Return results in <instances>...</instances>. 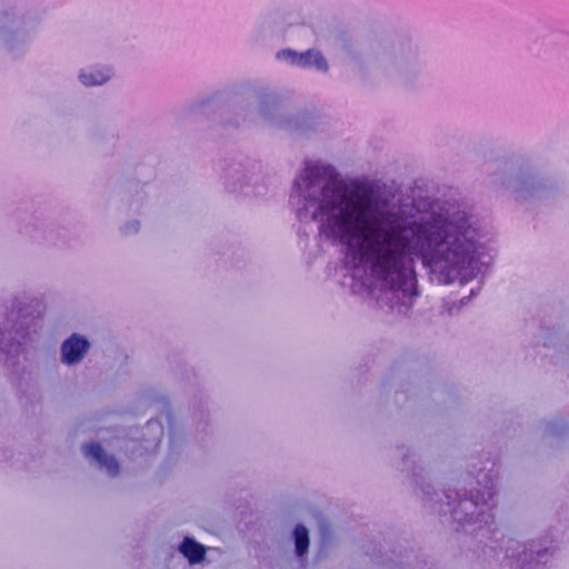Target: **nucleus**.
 Segmentation results:
<instances>
[{
  "label": "nucleus",
  "mask_w": 569,
  "mask_h": 569,
  "mask_svg": "<svg viewBox=\"0 0 569 569\" xmlns=\"http://www.w3.org/2000/svg\"><path fill=\"white\" fill-rule=\"evenodd\" d=\"M290 200L301 222L342 246L348 270H370V295L390 313L407 316L419 297L417 257L439 283H465L479 271L480 230L458 202L418 197L395 200L381 180L341 178L330 164L307 161Z\"/></svg>",
  "instance_id": "nucleus-1"
},
{
  "label": "nucleus",
  "mask_w": 569,
  "mask_h": 569,
  "mask_svg": "<svg viewBox=\"0 0 569 569\" xmlns=\"http://www.w3.org/2000/svg\"><path fill=\"white\" fill-rule=\"evenodd\" d=\"M371 52L376 68L388 79L411 87L422 74V54L408 34L383 37L372 44Z\"/></svg>",
  "instance_id": "nucleus-4"
},
{
  "label": "nucleus",
  "mask_w": 569,
  "mask_h": 569,
  "mask_svg": "<svg viewBox=\"0 0 569 569\" xmlns=\"http://www.w3.org/2000/svg\"><path fill=\"white\" fill-rule=\"evenodd\" d=\"M506 559L516 563L519 569H535L539 563H546L549 557L547 550H541L536 545L527 546L509 539L505 541Z\"/></svg>",
  "instance_id": "nucleus-9"
},
{
  "label": "nucleus",
  "mask_w": 569,
  "mask_h": 569,
  "mask_svg": "<svg viewBox=\"0 0 569 569\" xmlns=\"http://www.w3.org/2000/svg\"><path fill=\"white\" fill-rule=\"evenodd\" d=\"M147 199L144 186L140 182H128L123 188V201L127 202L128 209L139 213Z\"/></svg>",
  "instance_id": "nucleus-15"
},
{
  "label": "nucleus",
  "mask_w": 569,
  "mask_h": 569,
  "mask_svg": "<svg viewBox=\"0 0 569 569\" xmlns=\"http://www.w3.org/2000/svg\"><path fill=\"white\" fill-rule=\"evenodd\" d=\"M408 391H409L408 389L402 388L400 391H397V395H399V393L403 395V393H406V392H408Z\"/></svg>",
  "instance_id": "nucleus-24"
},
{
  "label": "nucleus",
  "mask_w": 569,
  "mask_h": 569,
  "mask_svg": "<svg viewBox=\"0 0 569 569\" xmlns=\"http://www.w3.org/2000/svg\"><path fill=\"white\" fill-rule=\"evenodd\" d=\"M395 453L401 459V471L411 478L419 488L421 499L431 509L440 515L449 513L452 521L461 528L477 526L476 536L481 542H496L495 533L498 529L496 522L497 501L496 486L498 481V469L496 461L488 460L476 472L477 485L482 489H447L437 491L433 486L423 477V468L418 465L415 453L405 445L397 446Z\"/></svg>",
  "instance_id": "nucleus-2"
},
{
  "label": "nucleus",
  "mask_w": 569,
  "mask_h": 569,
  "mask_svg": "<svg viewBox=\"0 0 569 569\" xmlns=\"http://www.w3.org/2000/svg\"><path fill=\"white\" fill-rule=\"evenodd\" d=\"M11 458V453L7 450L0 447V462L7 461Z\"/></svg>",
  "instance_id": "nucleus-23"
},
{
  "label": "nucleus",
  "mask_w": 569,
  "mask_h": 569,
  "mask_svg": "<svg viewBox=\"0 0 569 569\" xmlns=\"http://www.w3.org/2000/svg\"><path fill=\"white\" fill-rule=\"evenodd\" d=\"M22 17L3 26L1 38L9 50H16L27 42L28 31Z\"/></svg>",
  "instance_id": "nucleus-12"
},
{
  "label": "nucleus",
  "mask_w": 569,
  "mask_h": 569,
  "mask_svg": "<svg viewBox=\"0 0 569 569\" xmlns=\"http://www.w3.org/2000/svg\"><path fill=\"white\" fill-rule=\"evenodd\" d=\"M83 457L109 477L116 478L120 473V465L113 455L106 452L97 441L84 442L81 446Z\"/></svg>",
  "instance_id": "nucleus-11"
},
{
  "label": "nucleus",
  "mask_w": 569,
  "mask_h": 569,
  "mask_svg": "<svg viewBox=\"0 0 569 569\" xmlns=\"http://www.w3.org/2000/svg\"><path fill=\"white\" fill-rule=\"evenodd\" d=\"M140 230V221L137 219L129 220L120 227V232L124 237L137 234Z\"/></svg>",
  "instance_id": "nucleus-18"
},
{
  "label": "nucleus",
  "mask_w": 569,
  "mask_h": 569,
  "mask_svg": "<svg viewBox=\"0 0 569 569\" xmlns=\"http://www.w3.org/2000/svg\"><path fill=\"white\" fill-rule=\"evenodd\" d=\"M292 541L295 545V556L299 562L300 568H306L308 565V551L310 546L309 531L302 523L297 525L292 530Z\"/></svg>",
  "instance_id": "nucleus-14"
},
{
  "label": "nucleus",
  "mask_w": 569,
  "mask_h": 569,
  "mask_svg": "<svg viewBox=\"0 0 569 569\" xmlns=\"http://www.w3.org/2000/svg\"><path fill=\"white\" fill-rule=\"evenodd\" d=\"M545 187L543 181L539 178L532 177L526 180L522 184V192L530 193L532 191H538Z\"/></svg>",
  "instance_id": "nucleus-19"
},
{
  "label": "nucleus",
  "mask_w": 569,
  "mask_h": 569,
  "mask_svg": "<svg viewBox=\"0 0 569 569\" xmlns=\"http://www.w3.org/2000/svg\"><path fill=\"white\" fill-rule=\"evenodd\" d=\"M194 419H198L199 422H203L207 425L208 419V410H204L202 407L194 412Z\"/></svg>",
  "instance_id": "nucleus-21"
},
{
  "label": "nucleus",
  "mask_w": 569,
  "mask_h": 569,
  "mask_svg": "<svg viewBox=\"0 0 569 569\" xmlns=\"http://www.w3.org/2000/svg\"><path fill=\"white\" fill-rule=\"evenodd\" d=\"M221 93L220 92H213L210 96L197 99L192 101L189 106V112L197 114L202 112L203 109L217 103L220 101Z\"/></svg>",
  "instance_id": "nucleus-17"
},
{
  "label": "nucleus",
  "mask_w": 569,
  "mask_h": 569,
  "mask_svg": "<svg viewBox=\"0 0 569 569\" xmlns=\"http://www.w3.org/2000/svg\"><path fill=\"white\" fill-rule=\"evenodd\" d=\"M46 303L20 290L0 299V365L14 368L43 327Z\"/></svg>",
  "instance_id": "nucleus-3"
},
{
  "label": "nucleus",
  "mask_w": 569,
  "mask_h": 569,
  "mask_svg": "<svg viewBox=\"0 0 569 569\" xmlns=\"http://www.w3.org/2000/svg\"><path fill=\"white\" fill-rule=\"evenodd\" d=\"M340 41L342 43V48L348 51V52H351L352 51V43H351V39L347 36V34H341L340 37Z\"/></svg>",
  "instance_id": "nucleus-22"
},
{
  "label": "nucleus",
  "mask_w": 569,
  "mask_h": 569,
  "mask_svg": "<svg viewBox=\"0 0 569 569\" xmlns=\"http://www.w3.org/2000/svg\"><path fill=\"white\" fill-rule=\"evenodd\" d=\"M19 232L32 242L57 248H72L80 238L76 230L59 223L58 218L47 211H34L21 222Z\"/></svg>",
  "instance_id": "nucleus-6"
},
{
  "label": "nucleus",
  "mask_w": 569,
  "mask_h": 569,
  "mask_svg": "<svg viewBox=\"0 0 569 569\" xmlns=\"http://www.w3.org/2000/svg\"><path fill=\"white\" fill-rule=\"evenodd\" d=\"M179 552L189 561L197 565L206 558V547L192 537H184L178 547Z\"/></svg>",
  "instance_id": "nucleus-16"
},
{
  "label": "nucleus",
  "mask_w": 569,
  "mask_h": 569,
  "mask_svg": "<svg viewBox=\"0 0 569 569\" xmlns=\"http://www.w3.org/2000/svg\"><path fill=\"white\" fill-rule=\"evenodd\" d=\"M260 163L244 156H237L224 161L222 179L227 189L234 192L253 180L260 170Z\"/></svg>",
  "instance_id": "nucleus-7"
},
{
  "label": "nucleus",
  "mask_w": 569,
  "mask_h": 569,
  "mask_svg": "<svg viewBox=\"0 0 569 569\" xmlns=\"http://www.w3.org/2000/svg\"><path fill=\"white\" fill-rule=\"evenodd\" d=\"M91 346L88 337L73 332L61 342L59 361L68 368L77 367L89 355Z\"/></svg>",
  "instance_id": "nucleus-10"
},
{
  "label": "nucleus",
  "mask_w": 569,
  "mask_h": 569,
  "mask_svg": "<svg viewBox=\"0 0 569 569\" xmlns=\"http://www.w3.org/2000/svg\"><path fill=\"white\" fill-rule=\"evenodd\" d=\"M244 98L257 102V113L269 127L306 133L319 124V117L313 112L291 111L280 96L268 88H250L244 92Z\"/></svg>",
  "instance_id": "nucleus-5"
},
{
  "label": "nucleus",
  "mask_w": 569,
  "mask_h": 569,
  "mask_svg": "<svg viewBox=\"0 0 569 569\" xmlns=\"http://www.w3.org/2000/svg\"><path fill=\"white\" fill-rule=\"evenodd\" d=\"M147 428L157 433L154 439H159L163 435V427L158 420L150 419L147 422Z\"/></svg>",
  "instance_id": "nucleus-20"
},
{
  "label": "nucleus",
  "mask_w": 569,
  "mask_h": 569,
  "mask_svg": "<svg viewBox=\"0 0 569 569\" xmlns=\"http://www.w3.org/2000/svg\"><path fill=\"white\" fill-rule=\"evenodd\" d=\"M276 59L301 69H315L321 73H327L329 71L327 58L320 50L315 48H310L301 52L291 48H284L277 51Z\"/></svg>",
  "instance_id": "nucleus-8"
},
{
  "label": "nucleus",
  "mask_w": 569,
  "mask_h": 569,
  "mask_svg": "<svg viewBox=\"0 0 569 569\" xmlns=\"http://www.w3.org/2000/svg\"><path fill=\"white\" fill-rule=\"evenodd\" d=\"M113 77V69L109 66H90L78 73L79 81L84 87L102 86Z\"/></svg>",
  "instance_id": "nucleus-13"
}]
</instances>
